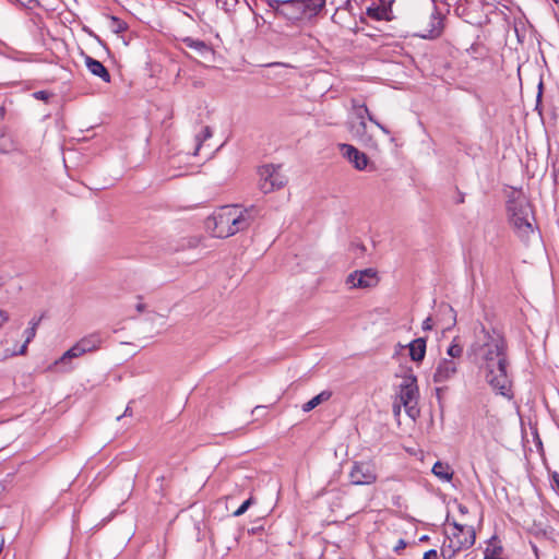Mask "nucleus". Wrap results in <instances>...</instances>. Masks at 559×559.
<instances>
[{
    "label": "nucleus",
    "mask_w": 559,
    "mask_h": 559,
    "mask_svg": "<svg viewBox=\"0 0 559 559\" xmlns=\"http://www.w3.org/2000/svg\"><path fill=\"white\" fill-rule=\"evenodd\" d=\"M9 319L8 314L2 311L1 320L2 322L7 321Z\"/></svg>",
    "instance_id": "39"
},
{
    "label": "nucleus",
    "mask_w": 559,
    "mask_h": 559,
    "mask_svg": "<svg viewBox=\"0 0 559 559\" xmlns=\"http://www.w3.org/2000/svg\"><path fill=\"white\" fill-rule=\"evenodd\" d=\"M200 242V239L199 238H194L193 239V242L190 243V247H197Z\"/></svg>",
    "instance_id": "38"
},
{
    "label": "nucleus",
    "mask_w": 559,
    "mask_h": 559,
    "mask_svg": "<svg viewBox=\"0 0 559 559\" xmlns=\"http://www.w3.org/2000/svg\"><path fill=\"white\" fill-rule=\"evenodd\" d=\"M85 64L92 74L100 78L106 83L110 82V74L102 62L92 57H86Z\"/></svg>",
    "instance_id": "17"
},
{
    "label": "nucleus",
    "mask_w": 559,
    "mask_h": 559,
    "mask_svg": "<svg viewBox=\"0 0 559 559\" xmlns=\"http://www.w3.org/2000/svg\"><path fill=\"white\" fill-rule=\"evenodd\" d=\"M366 14L368 17L376 21H391L393 20L392 3L384 0H378L367 8Z\"/></svg>",
    "instance_id": "11"
},
{
    "label": "nucleus",
    "mask_w": 559,
    "mask_h": 559,
    "mask_svg": "<svg viewBox=\"0 0 559 559\" xmlns=\"http://www.w3.org/2000/svg\"><path fill=\"white\" fill-rule=\"evenodd\" d=\"M378 272L372 269L354 271L347 276L346 283L350 288H372L379 284Z\"/></svg>",
    "instance_id": "8"
},
{
    "label": "nucleus",
    "mask_w": 559,
    "mask_h": 559,
    "mask_svg": "<svg viewBox=\"0 0 559 559\" xmlns=\"http://www.w3.org/2000/svg\"><path fill=\"white\" fill-rule=\"evenodd\" d=\"M108 27L116 34H120L124 31H127L128 28V25L126 22H123L122 20H120L119 17L117 16H109L108 17Z\"/></svg>",
    "instance_id": "25"
},
{
    "label": "nucleus",
    "mask_w": 559,
    "mask_h": 559,
    "mask_svg": "<svg viewBox=\"0 0 559 559\" xmlns=\"http://www.w3.org/2000/svg\"><path fill=\"white\" fill-rule=\"evenodd\" d=\"M340 148L343 155L349 160V163L354 165L356 169H366L369 160L365 153L358 151L355 146L350 144H341Z\"/></svg>",
    "instance_id": "13"
},
{
    "label": "nucleus",
    "mask_w": 559,
    "mask_h": 559,
    "mask_svg": "<svg viewBox=\"0 0 559 559\" xmlns=\"http://www.w3.org/2000/svg\"><path fill=\"white\" fill-rule=\"evenodd\" d=\"M222 3L226 10H231L238 4V0H222Z\"/></svg>",
    "instance_id": "32"
},
{
    "label": "nucleus",
    "mask_w": 559,
    "mask_h": 559,
    "mask_svg": "<svg viewBox=\"0 0 559 559\" xmlns=\"http://www.w3.org/2000/svg\"><path fill=\"white\" fill-rule=\"evenodd\" d=\"M325 7V0H302V13L305 19L317 16Z\"/></svg>",
    "instance_id": "20"
},
{
    "label": "nucleus",
    "mask_w": 559,
    "mask_h": 559,
    "mask_svg": "<svg viewBox=\"0 0 559 559\" xmlns=\"http://www.w3.org/2000/svg\"><path fill=\"white\" fill-rule=\"evenodd\" d=\"M332 396V393L330 391H322L318 395L313 396L311 400H309L307 403L304 404L302 411L304 412H310L313 408H316L318 405H320L322 402H325L330 400Z\"/></svg>",
    "instance_id": "22"
},
{
    "label": "nucleus",
    "mask_w": 559,
    "mask_h": 559,
    "mask_svg": "<svg viewBox=\"0 0 559 559\" xmlns=\"http://www.w3.org/2000/svg\"><path fill=\"white\" fill-rule=\"evenodd\" d=\"M461 512H465V508L460 507Z\"/></svg>",
    "instance_id": "40"
},
{
    "label": "nucleus",
    "mask_w": 559,
    "mask_h": 559,
    "mask_svg": "<svg viewBox=\"0 0 559 559\" xmlns=\"http://www.w3.org/2000/svg\"><path fill=\"white\" fill-rule=\"evenodd\" d=\"M348 130L356 141L361 143L364 146L378 150V142L367 132L366 121L349 122Z\"/></svg>",
    "instance_id": "9"
},
{
    "label": "nucleus",
    "mask_w": 559,
    "mask_h": 559,
    "mask_svg": "<svg viewBox=\"0 0 559 559\" xmlns=\"http://www.w3.org/2000/svg\"><path fill=\"white\" fill-rule=\"evenodd\" d=\"M424 559H438L437 550L430 549L426 551L424 555Z\"/></svg>",
    "instance_id": "34"
},
{
    "label": "nucleus",
    "mask_w": 559,
    "mask_h": 559,
    "mask_svg": "<svg viewBox=\"0 0 559 559\" xmlns=\"http://www.w3.org/2000/svg\"><path fill=\"white\" fill-rule=\"evenodd\" d=\"M350 484L355 486H369L377 481L378 473L372 462H354L348 473Z\"/></svg>",
    "instance_id": "6"
},
{
    "label": "nucleus",
    "mask_w": 559,
    "mask_h": 559,
    "mask_svg": "<svg viewBox=\"0 0 559 559\" xmlns=\"http://www.w3.org/2000/svg\"><path fill=\"white\" fill-rule=\"evenodd\" d=\"M185 43L187 44L188 47L193 48L201 55L211 52V48L204 41L187 38L185 39Z\"/></svg>",
    "instance_id": "27"
},
{
    "label": "nucleus",
    "mask_w": 559,
    "mask_h": 559,
    "mask_svg": "<svg viewBox=\"0 0 559 559\" xmlns=\"http://www.w3.org/2000/svg\"><path fill=\"white\" fill-rule=\"evenodd\" d=\"M459 369V362L453 359L442 358L435 370L433 382L444 383L452 379Z\"/></svg>",
    "instance_id": "10"
},
{
    "label": "nucleus",
    "mask_w": 559,
    "mask_h": 559,
    "mask_svg": "<svg viewBox=\"0 0 559 559\" xmlns=\"http://www.w3.org/2000/svg\"><path fill=\"white\" fill-rule=\"evenodd\" d=\"M33 96L36 98V99H40V100H48L49 97H50V94L46 91H38V92H35L33 94Z\"/></svg>",
    "instance_id": "29"
},
{
    "label": "nucleus",
    "mask_w": 559,
    "mask_h": 559,
    "mask_svg": "<svg viewBox=\"0 0 559 559\" xmlns=\"http://www.w3.org/2000/svg\"><path fill=\"white\" fill-rule=\"evenodd\" d=\"M353 108L356 110V118L358 119V121H366V119H368L370 122L376 124L381 131L389 134V130L370 114L368 107L365 104L358 105L354 100Z\"/></svg>",
    "instance_id": "16"
},
{
    "label": "nucleus",
    "mask_w": 559,
    "mask_h": 559,
    "mask_svg": "<svg viewBox=\"0 0 559 559\" xmlns=\"http://www.w3.org/2000/svg\"><path fill=\"white\" fill-rule=\"evenodd\" d=\"M83 355H85V352L82 349L79 343H75L71 348L64 352L63 355L57 359L50 368H58L59 366L64 367L70 362L71 359L79 358Z\"/></svg>",
    "instance_id": "19"
},
{
    "label": "nucleus",
    "mask_w": 559,
    "mask_h": 559,
    "mask_svg": "<svg viewBox=\"0 0 559 559\" xmlns=\"http://www.w3.org/2000/svg\"><path fill=\"white\" fill-rule=\"evenodd\" d=\"M419 389L417 378L414 374H406L399 384V392L395 400L403 404L406 414L415 419L419 415L417 407Z\"/></svg>",
    "instance_id": "4"
},
{
    "label": "nucleus",
    "mask_w": 559,
    "mask_h": 559,
    "mask_svg": "<svg viewBox=\"0 0 559 559\" xmlns=\"http://www.w3.org/2000/svg\"><path fill=\"white\" fill-rule=\"evenodd\" d=\"M255 215L257 210L253 206L225 205L216 210L206 219V228L213 237L228 238L248 229Z\"/></svg>",
    "instance_id": "2"
},
{
    "label": "nucleus",
    "mask_w": 559,
    "mask_h": 559,
    "mask_svg": "<svg viewBox=\"0 0 559 559\" xmlns=\"http://www.w3.org/2000/svg\"><path fill=\"white\" fill-rule=\"evenodd\" d=\"M212 136V130L210 127L207 126H204L201 128V130L195 134V142H197V145H195V152L194 154H198L202 143L204 141H206L207 139H210Z\"/></svg>",
    "instance_id": "26"
},
{
    "label": "nucleus",
    "mask_w": 559,
    "mask_h": 559,
    "mask_svg": "<svg viewBox=\"0 0 559 559\" xmlns=\"http://www.w3.org/2000/svg\"><path fill=\"white\" fill-rule=\"evenodd\" d=\"M252 503H253V498L250 497L236 511H234L233 515L234 516L242 515Z\"/></svg>",
    "instance_id": "28"
},
{
    "label": "nucleus",
    "mask_w": 559,
    "mask_h": 559,
    "mask_svg": "<svg viewBox=\"0 0 559 559\" xmlns=\"http://www.w3.org/2000/svg\"><path fill=\"white\" fill-rule=\"evenodd\" d=\"M260 189L263 193H270L285 186L287 179L281 173V166L272 164L259 168Z\"/></svg>",
    "instance_id": "5"
},
{
    "label": "nucleus",
    "mask_w": 559,
    "mask_h": 559,
    "mask_svg": "<svg viewBox=\"0 0 559 559\" xmlns=\"http://www.w3.org/2000/svg\"><path fill=\"white\" fill-rule=\"evenodd\" d=\"M474 364L487 383L503 396H511V380L508 374V343L502 333L480 324L469 347Z\"/></svg>",
    "instance_id": "1"
},
{
    "label": "nucleus",
    "mask_w": 559,
    "mask_h": 559,
    "mask_svg": "<svg viewBox=\"0 0 559 559\" xmlns=\"http://www.w3.org/2000/svg\"><path fill=\"white\" fill-rule=\"evenodd\" d=\"M402 407H403V404L395 400L393 403V406H392L394 417H396V418L400 417Z\"/></svg>",
    "instance_id": "31"
},
{
    "label": "nucleus",
    "mask_w": 559,
    "mask_h": 559,
    "mask_svg": "<svg viewBox=\"0 0 559 559\" xmlns=\"http://www.w3.org/2000/svg\"><path fill=\"white\" fill-rule=\"evenodd\" d=\"M144 308H145V306H144V304H142V302H139V304L136 305V310H138L139 312H142V311L144 310Z\"/></svg>",
    "instance_id": "37"
},
{
    "label": "nucleus",
    "mask_w": 559,
    "mask_h": 559,
    "mask_svg": "<svg viewBox=\"0 0 559 559\" xmlns=\"http://www.w3.org/2000/svg\"><path fill=\"white\" fill-rule=\"evenodd\" d=\"M409 358L412 361L419 364L426 356L427 340L418 337L413 340L408 345Z\"/></svg>",
    "instance_id": "15"
},
{
    "label": "nucleus",
    "mask_w": 559,
    "mask_h": 559,
    "mask_svg": "<svg viewBox=\"0 0 559 559\" xmlns=\"http://www.w3.org/2000/svg\"><path fill=\"white\" fill-rule=\"evenodd\" d=\"M280 12L289 20L305 19L304 13H302V0L283 1Z\"/></svg>",
    "instance_id": "14"
},
{
    "label": "nucleus",
    "mask_w": 559,
    "mask_h": 559,
    "mask_svg": "<svg viewBox=\"0 0 559 559\" xmlns=\"http://www.w3.org/2000/svg\"><path fill=\"white\" fill-rule=\"evenodd\" d=\"M508 212L510 222L520 236H527L533 233V210L530 201L523 193L518 192L515 197L509 200Z\"/></svg>",
    "instance_id": "3"
},
{
    "label": "nucleus",
    "mask_w": 559,
    "mask_h": 559,
    "mask_svg": "<svg viewBox=\"0 0 559 559\" xmlns=\"http://www.w3.org/2000/svg\"><path fill=\"white\" fill-rule=\"evenodd\" d=\"M489 552V549H486V554H485V559H488V558H496L498 557V555L501 552V548H499V550H492V554L491 555H488Z\"/></svg>",
    "instance_id": "36"
},
{
    "label": "nucleus",
    "mask_w": 559,
    "mask_h": 559,
    "mask_svg": "<svg viewBox=\"0 0 559 559\" xmlns=\"http://www.w3.org/2000/svg\"><path fill=\"white\" fill-rule=\"evenodd\" d=\"M41 321V317L38 319H33L29 322V326L25 330V341L20 346V348H16V346L13 347H5L4 349V357H13L16 355H24L27 349L28 343L35 337L37 328Z\"/></svg>",
    "instance_id": "12"
},
{
    "label": "nucleus",
    "mask_w": 559,
    "mask_h": 559,
    "mask_svg": "<svg viewBox=\"0 0 559 559\" xmlns=\"http://www.w3.org/2000/svg\"><path fill=\"white\" fill-rule=\"evenodd\" d=\"M432 473L436 477L443 481H450L453 477V471L447 463L436 462L432 466Z\"/></svg>",
    "instance_id": "21"
},
{
    "label": "nucleus",
    "mask_w": 559,
    "mask_h": 559,
    "mask_svg": "<svg viewBox=\"0 0 559 559\" xmlns=\"http://www.w3.org/2000/svg\"><path fill=\"white\" fill-rule=\"evenodd\" d=\"M475 539L476 535L473 526L459 524L456 522L453 523L449 545L453 552L472 547Z\"/></svg>",
    "instance_id": "7"
},
{
    "label": "nucleus",
    "mask_w": 559,
    "mask_h": 559,
    "mask_svg": "<svg viewBox=\"0 0 559 559\" xmlns=\"http://www.w3.org/2000/svg\"><path fill=\"white\" fill-rule=\"evenodd\" d=\"M439 311L443 317H445L448 319V324L445 326H443V331H448V330L452 329L456 323V313H455L454 309L451 306L445 305V306H441Z\"/></svg>",
    "instance_id": "23"
},
{
    "label": "nucleus",
    "mask_w": 559,
    "mask_h": 559,
    "mask_svg": "<svg viewBox=\"0 0 559 559\" xmlns=\"http://www.w3.org/2000/svg\"><path fill=\"white\" fill-rule=\"evenodd\" d=\"M551 480H552V488L559 492V473L558 472L551 473Z\"/></svg>",
    "instance_id": "33"
},
{
    "label": "nucleus",
    "mask_w": 559,
    "mask_h": 559,
    "mask_svg": "<svg viewBox=\"0 0 559 559\" xmlns=\"http://www.w3.org/2000/svg\"><path fill=\"white\" fill-rule=\"evenodd\" d=\"M424 559V558H423Z\"/></svg>",
    "instance_id": "41"
},
{
    "label": "nucleus",
    "mask_w": 559,
    "mask_h": 559,
    "mask_svg": "<svg viewBox=\"0 0 559 559\" xmlns=\"http://www.w3.org/2000/svg\"><path fill=\"white\" fill-rule=\"evenodd\" d=\"M447 354L450 359H459L463 355V346L460 343V338L455 336L447 349Z\"/></svg>",
    "instance_id": "24"
},
{
    "label": "nucleus",
    "mask_w": 559,
    "mask_h": 559,
    "mask_svg": "<svg viewBox=\"0 0 559 559\" xmlns=\"http://www.w3.org/2000/svg\"><path fill=\"white\" fill-rule=\"evenodd\" d=\"M406 547V542L404 539H400L394 547V550L399 552L400 550L404 549Z\"/></svg>",
    "instance_id": "35"
},
{
    "label": "nucleus",
    "mask_w": 559,
    "mask_h": 559,
    "mask_svg": "<svg viewBox=\"0 0 559 559\" xmlns=\"http://www.w3.org/2000/svg\"><path fill=\"white\" fill-rule=\"evenodd\" d=\"M76 343L87 354L98 350L102 347L103 340L98 333H92L82 337Z\"/></svg>",
    "instance_id": "18"
},
{
    "label": "nucleus",
    "mask_w": 559,
    "mask_h": 559,
    "mask_svg": "<svg viewBox=\"0 0 559 559\" xmlns=\"http://www.w3.org/2000/svg\"><path fill=\"white\" fill-rule=\"evenodd\" d=\"M433 325H435V323H433L432 318L428 317L423 322V330L424 331H431L433 329Z\"/></svg>",
    "instance_id": "30"
}]
</instances>
